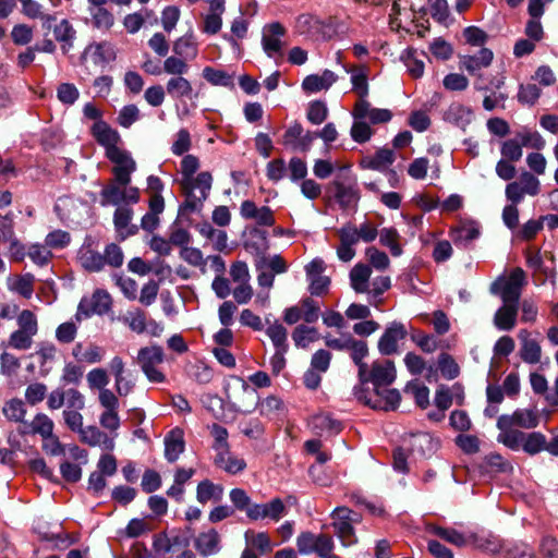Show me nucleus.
I'll use <instances>...</instances> for the list:
<instances>
[{
  "label": "nucleus",
  "instance_id": "f257e3e1",
  "mask_svg": "<svg viewBox=\"0 0 558 558\" xmlns=\"http://www.w3.org/2000/svg\"><path fill=\"white\" fill-rule=\"evenodd\" d=\"M327 192L342 209L356 206L360 201L356 179L348 167L341 168L335 174L333 180L327 185Z\"/></svg>",
  "mask_w": 558,
  "mask_h": 558
},
{
  "label": "nucleus",
  "instance_id": "f03ea898",
  "mask_svg": "<svg viewBox=\"0 0 558 558\" xmlns=\"http://www.w3.org/2000/svg\"><path fill=\"white\" fill-rule=\"evenodd\" d=\"M180 184L185 195L181 208L192 213L202 209L211 190L213 177L210 172L204 171L196 177L181 179Z\"/></svg>",
  "mask_w": 558,
  "mask_h": 558
},
{
  "label": "nucleus",
  "instance_id": "7ed1b4c3",
  "mask_svg": "<svg viewBox=\"0 0 558 558\" xmlns=\"http://www.w3.org/2000/svg\"><path fill=\"white\" fill-rule=\"evenodd\" d=\"M136 360L142 372L150 383L159 384L166 380L165 374L156 367V365L165 361L163 349L160 345L154 344L141 348Z\"/></svg>",
  "mask_w": 558,
  "mask_h": 558
},
{
  "label": "nucleus",
  "instance_id": "20e7f679",
  "mask_svg": "<svg viewBox=\"0 0 558 558\" xmlns=\"http://www.w3.org/2000/svg\"><path fill=\"white\" fill-rule=\"evenodd\" d=\"M111 304L112 300L110 294L106 290L97 289L94 291L92 296H84L81 299L75 318L80 322L83 318H89L93 315L102 316L110 311Z\"/></svg>",
  "mask_w": 558,
  "mask_h": 558
},
{
  "label": "nucleus",
  "instance_id": "39448f33",
  "mask_svg": "<svg viewBox=\"0 0 558 558\" xmlns=\"http://www.w3.org/2000/svg\"><path fill=\"white\" fill-rule=\"evenodd\" d=\"M396 367L392 361H375L372 363L371 369H365V376L359 378L362 385L372 383L374 385L376 396L380 395L379 388L391 385L396 379Z\"/></svg>",
  "mask_w": 558,
  "mask_h": 558
},
{
  "label": "nucleus",
  "instance_id": "423d86ee",
  "mask_svg": "<svg viewBox=\"0 0 558 558\" xmlns=\"http://www.w3.org/2000/svg\"><path fill=\"white\" fill-rule=\"evenodd\" d=\"M353 511L347 507H338L332 512V526L343 546H351L357 542L352 525L353 522L357 521V515L353 517Z\"/></svg>",
  "mask_w": 558,
  "mask_h": 558
},
{
  "label": "nucleus",
  "instance_id": "0eeeda50",
  "mask_svg": "<svg viewBox=\"0 0 558 558\" xmlns=\"http://www.w3.org/2000/svg\"><path fill=\"white\" fill-rule=\"evenodd\" d=\"M112 163V173L114 181L119 185L128 186L131 183L132 173L136 170V162L131 154L123 149H112V153L106 156Z\"/></svg>",
  "mask_w": 558,
  "mask_h": 558
},
{
  "label": "nucleus",
  "instance_id": "6e6552de",
  "mask_svg": "<svg viewBox=\"0 0 558 558\" xmlns=\"http://www.w3.org/2000/svg\"><path fill=\"white\" fill-rule=\"evenodd\" d=\"M408 329L401 322H391L387 325L384 333L378 340L377 348L381 355H392L398 352V342L405 339Z\"/></svg>",
  "mask_w": 558,
  "mask_h": 558
},
{
  "label": "nucleus",
  "instance_id": "1a4fd4ad",
  "mask_svg": "<svg viewBox=\"0 0 558 558\" xmlns=\"http://www.w3.org/2000/svg\"><path fill=\"white\" fill-rule=\"evenodd\" d=\"M109 369L114 378V390L120 397H126L135 388V378L125 369V363L119 355H114L109 363Z\"/></svg>",
  "mask_w": 558,
  "mask_h": 558
},
{
  "label": "nucleus",
  "instance_id": "9d476101",
  "mask_svg": "<svg viewBox=\"0 0 558 558\" xmlns=\"http://www.w3.org/2000/svg\"><path fill=\"white\" fill-rule=\"evenodd\" d=\"M286 34V28L279 22H272L263 29L262 46L269 58L282 56L283 43L281 37Z\"/></svg>",
  "mask_w": 558,
  "mask_h": 558
},
{
  "label": "nucleus",
  "instance_id": "9b49d317",
  "mask_svg": "<svg viewBox=\"0 0 558 558\" xmlns=\"http://www.w3.org/2000/svg\"><path fill=\"white\" fill-rule=\"evenodd\" d=\"M523 283L524 271L520 268H517L511 272L509 280L506 281L500 289V298L504 302V305L518 308Z\"/></svg>",
  "mask_w": 558,
  "mask_h": 558
},
{
  "label": "nucleus",
  "instance_id": "f8f14e48",
  "mask_svg": "<svg viewBox=\"0 0 558 558\" xmlns=\"http://www.w3.org/2000/svg\"><path fill=\"white\" fill-rule=\"evenodd\" d=\"M353 118L365 119L373 124L389 122L392 113L388 109L374 108L366 99H359L352 111Z\"/></svg>",
  "mask_w": 558,
  "mask_h": 558
},
{
  "label": "nucleus",
  "instance_id": "ddd939ff",
  "mask_svg": "<svg viewBox=\"0 0 558 558\" xmlns=\"http://www.w3.org/2000/svg\"><path fill=\"white\" fill-rule=\"evenodd\" d=\"M78 436L82 442L90 447H100L105 451H112L116 446L114 438L117 434L111 437L94 425L85 426L78 433Z\"/></svg>",
  "mask_w": 558,
  "mask_h": 558
},
{
  "label": "nucleus",
  "instance_id": "4468645a",
  "mask_svg": "<svg viewBox=\"0 0 558 558\" xmlns=\"http://www.w3.org/2000/svg\"><path fill=\"white\" fill-rule=\"evenodd\" d=\"M83 58H89L96 65L105 66L117 58L114 46L109 41H100L89 44L84 52Z\"/></svg>",
  "mask_w": 558,
  "mask_h": 558
},
{
  "label": "nucleus",
  "instance_id": "2eb2a0df",
  "mask_svg": "<svg viewBox=\"0 0 558 558\" xmlns=\"http://www.w3.org/2000/svg\"><path fill=\"white\" fill-rule=\"evenodd\" d=\"M286 513V506L280 498H274L267 504H254L248 511V519L253 521L269 518L278 521Z\"/></svg>",
  "mask_w": 558,
  "mask_h": 558
},
{
  "label": "nucleus",
  "instance_id": "dca6fc26",
  "mask_svg": "<svg viewBox=\"0 0 558 558\" xmlns=\"http://www.w3.org/2000/svg\"><path fill=\"white\" fill-rule=\"evenodd\" d=\"M508 418H498L497 428L500 430L497 440L511 450L523 449L525 433L509 425Z\"/></svg>",
  "mask_w": 558,
  "mask_h": 558
},
{
  "label": "nucleus",
  "instance_id": "f3484780",
  "mask_svg": "<svg viewBox=\"0 0 558 558\" xmlns=\"http://www.w3.org/2000/svg\"><path fill=\"white\" fill-rule=\"evenodd\" d=\"M518 338L520 340L519 355L521 360L527 364H537L542 356L539 343L531 338V333L526 329H521L518 332Z\"/></svg>",
  "mask_w": 558,
  "mask_h": 558
},
{
  "label": "nucleus",
  "instance_id": "a211bd4d",
  "mask_svg": "<svg viewBox=\"0 0 558 558\" xmlns=\"http://www.w3.org/2000/svg\"><path fill=\"white\" fill-rule=\"evenodd\" d=\"M396 155L392 149L380 148L373 156L364 157L360 166L363 169L375 170L379 172H386L389 167L395 162Z\"/></svg>",
  "mask_w": 558,
  "mask_h": 558
},
{
  "label": "nucleus",
  "instance_id": "6ab92c4d",
  "mask_svg": "<svg viewBox=\"0 0 558 558\" xmlns=\"http://www.w3.org/2000/svg\"><path fill=\"white\" fill-rule=\"evenodd\" d=\"M498 418H508L509 425L525 429L538 426L539 415L534 409H517L512 414H502Z\"/></svg>",
  "mask_w": 558,
  "mask_h": 558
},
{
  "label": "nucleus",
  "instance_id": "aec40b11",
  "mask_svg": "<svg viewBox=\"0 0 558 558\" xmlns=\"http://www.w3.org/2000/svg\"><path fill=\"white\" fill-rule=\"evenodd\" d=\"M338 80L336 73L325 70L320 75L310 74L302 82V88L306 93H318L329 89Z\"/></svg>",
  "mask_w": 558,
  "mask_h": 558
},
{
  "label": "nucleus",
  "instance_id": "412c9836",
  "mask_svg": "<svg viewBox=\"0 0 558 558\" xmlns=\"http://www.w3.org/2000/svg\"><path fill=\"white\" fill-rule=\"evenodd\" d=\"M444 120L462 130H465V128L473 120V111L471 108L462 104L453 102L444 112Z\"/></svg>",
  "mask_w": 558,
  "mask_h": 558
},
{
  "label": "nucleus",
  "instance_id": "4be33fe9",
  "mask_svg": "<svg viewBox=\"0 0 558 558\" xmlns=\"http://www.w3.org/2000/svg\"><path fill=\"white\" fill-rule=\"evenodd\" d=\"M93 134L96 141L105 147L106 156L112 153V149H120L118 142L120 135L117 131L112 130L105 122H98L93 126Z\"/></svg>",
  "mask_w": 558,
  "mask_h": 558
},
{
  "label": "nucleus",
  "instance_id": "5701e85b",
  "mask_svg": "<svg viewBox=\"0 0 558 558\" xmlns=\"http://www.w3.org/2000/svg\"><path fill=\"white\" fill-rule=\"evenodd\" d=\"M166 90L173 99L197 98L191 82L184 76H171L166 84Z\"/></svg>",
  "mask_w": 558,
  "mask_h": 558
},
{
  "label": "nucleus",
  "instance_id": "b1692460",
  "mask_svg": "<svg viewBox=\"0 0 558 558\" xmlns=\"http://www.w3.org/2000/svg\"><path fill=\"white\" fill-rule=\"evenodd\" d=\"M77 259L81 266L89 272H99L105 267V257L93 250L90 245H83L77 252Z\"/></svg>",
  "mask_w": 558,
  "mask_h": 558
},
{
  "label": "nucleus",
  "instance_id": "393cba45",
  "mask_svg": "<svg viewBox=\"0 0 558 558\" xmlns=\"http://www.w3.org/2000/svg\"><path fill=\"white\" fill-rule=\"evenodd\" d=\"M185 444L183 439V433L181 429H172L165 437V458L168 462H175L180 454L184 451Z\"/></svg>",
  "mask_w": 558,
  "mask_h": 558
},
{
  "label": "nucleus",
  "instance_id": "a878e982",
  "mask_svg": "<svg viewBox=\"0 0 558 558\" xmlns=\"http://www.w3.org/2000/svg\"><path fill=\"white\" fill-rule=\"evenodd\" d=\"M343 69L347 73L351 74L352 89L359 95L360 99H366L368 96L367 66L360 65L352 68L344 64Z\"/></svg>",
  "mask_w": 558,
  "mask_h": 558
},
{
  "label": "nucleus",
  "instance_id": "bb28decb",
  "mask_svg": "<svg viewBox=\"0 0 558 558\" xmlns=\"http://www.w3.org/2000/svg\"><path fill=\"white\" fill-rule=\"evenodd\" d=\"M225 488L220 484H215L209 480H203L196 487V499L199 504H207L208 501L218 502L223 497Z\"/></svg>",
  "mask_w": 558,
  "mask_h": 558
},
{
  "label": "nucleus",
  "instance_id": "cd10ccee",
  "mask_svg": "<svg viewBox=\"0 0 558 558\" xmlns=\"http://www.w3.org/2000/svg\"><path fill=\"white\" fill-rule=\"evenodd\" d=\"M372 268L365 264H356L350 271V283L356 293L369 291V278Z\"/></svg>",
  "mask_w": 558,
  "mask_h": 558
},
{
  "label": "nucleus",
  "instance_id": "c85d7f7f",
  "mask_svg": "<svg viewBox=\"0 0 558 558\" xmlns=\"http://www.w3.org/2000/svg\"><path fill=\"white\" fill-rule=\"evenodd\" d=\"M202 556H211L219 551V534L215 529L201 533L194 542Z\"/></svg>",
  "mask_w": 558,
  "mask_h": 558
},
{
  "label": "nucleus",
  "instance_id": "c756f323",
  "mask_svg": "<svg viewBox=\"0 0 558 558\" xmlns=\"http://www.w3.org/2000/svg\"><path fill=\"white\" fill-rule=\"evenodd\" d=\"M493 51L488 48H482L475 56H464L461 58V65L471 74H474L482 68L488 66L493 61Z\"/></svg>",
  "mask_w": 558,
  "mask_h": 558
},
{
  "label": "nucleus",
  "instance_id": "7c9ffc66",
  "mask_svg": "<svg viewBox=\"0 0 558 558\" xmlns=\"http://www.w3.org/2000/svg\"><path fill=\"white\" fill-rule=\"evenodd\" d=\"M310 426L318 435H335L340 433L342 428L341 423L337 420H333L329 414L314 415L310 421Z\"/></svg>",
  "mask_w": 558,
  "mask_h": 558
},
{
  "label": "nucleus",
  "instance_id": "2f4dec72",
  "mask_svg": "<svg viewBox=\"0 0 558 558\" xmlns=\"http://www.w3.org/2000/svg\"><path fill=\"white\" fill-rule=\"evenodd\" d=\"M428 532L457 547H463L466 544L465 535L453 527L429 525Z\"/></svg>",
  "mask_w": 558,
  "mask_h": 558
},
{
  "label": "nucleus",
  "instance_id": "473e14b6",
  "mask_svg": "<svg viewBox=\"0 0 558 558\" xmlns=\"http://www.w3.org/2000/svg\"><path fill=\"white\" fill-rule=\"evenodd\" d=\"M518 308L502 305L494 316V325L499 330H512L517 324Z\"/></svg>",
  "mask_w": 558,
  "mask_h": 558
},
{
  "label": "nucleus",
  "instance_id": "72a5a7b5",
  "mask_svg": "<svg viewBox=\"0 0 558 558\" xmlns=\"http://www.w3.org/2000/svg\"><path fill=\"white\" fill-rule=\"evenodd\" d=\"M174 54L192 61L197 57V45L194 40L193 35H184L178 38L172 47Z\"/></svg>",
  "mask_w": 558,
  "mask_h": 558
},
{
  "label": "nucleus",
  "instance_id": "f704fd0d",
  "mask_svg": "<svg viewBox=\"0 0 558 558\" xmlns=\"http://www.w3.org/2000/svg\"><path fill=\"white\" fill-rule=\"evenodd\" d=\"M123 203V185H119L114 180L100 191V205L102 207L113 205L120 206Z\"/></svg>",
  "mask_w": 558,
  "mask_h": 558
},
{
  "label": "nucleus",
  "instance_id": "c9c22d12",
  "mask_svg": "<svg viewBox=\"0 0 558 558\" xmlns=\"http://www.w3.org/2000/svg\"><path fill=\"white\" fill-rule=\"evenodd\" d=\"M349 351H351V359L359 368V378H363V376H365V369H367V364L363 362V359L368 354L367 343L353 338Z\"/></svg>",
  "mask_w": 558,
  "mask_h": 558
},
{
  "label": "nucleus",
  "instance_id": "e433bc0d",
  "mask_svg": "<svg viewBox=\"0 0 558 558\" xmlns=\"http://www.w3.org/2000/svg\"><path fill=\"white\" fill-rule=\"evenodd\" d=\"M92 24L95 28L107 32L114 24V16L104 7L89 8Z\"/></svg>",
  "mask_w": 558,
  "mask_h": 558
},
{
  "label": "nucleus",
  "instance_id": "4c0bfd02",
  "mask_svg": "<svg viewBox=\"0 0 558 558\" xmlns=\"http://www.w3.org/2000/svg\"><path fill=\"white\" fill-rule=\"evenodd\" d=\"M266 335L270 338L275 350H289L288 331L281 324L278 322L270 324L266 329Z\"/></svg>",
  "mask_w": 558,
  "mask_h": 558
},
{
  "label": "nucleus",
  "instance_id": "58836bf2",
  "mask_svg": "<svg viewBox=\"0 0 558 558\" xmlns=\"http://www.w3.org/2000/svg\"><path fill=\"white\" fill-rule=\"evenodd\" d=\"M319 336L316 328L306 325H299L292 332V339L295 347L306 348L311 342L318 340Z\"/></svg>",
  "mask_w": 558,
  "mask_h": 558
},
{
  "label": "nucleus",
  "instance_id": "ea45409f",
  "mask_svg": "<svg viewBox=\"0 0 558 558\" xmlns=\"http://www.w3.org/2000/svg\"><path fill=\"white\" fill-rule=\"evenodd\" d=\"M255 268L262 269L266 268L275 275L283 274L287 271L288 266L283 258L280 255H274L271 257H267L262 255L255 259Z\"/></svg>",
  "mask_w": 558,
  "mask_h": 558
},
{
  "label": "nucleus",
  "instance_id": "a19ab883",
  "mask_svg": "<svg viewBox=\"0 0 558 558\" xmlns=\"http://www.w3.org/2000/svg\"><path fill=\"white\" fill-rule=\"evenodd\" d=\"M32 434H38L43 438L50 437L53 434V421L44 413L35 415L34 420L29 423Z\"/></svg>",
  "mask_w": 558,
  "mask_h": 558
},
{
  "label": "nucleus",
  "instance_id": "79ce46f5",
  "mask_svg": "<svg viewBox=\"0 0 558 558\" xmlns=\"http://www.w3.org/2000/svg\"><path fill=\"white\" fill-rule=\"evenodd\" d=\"M203 77L215 86L230 87L233 85L232 75L223 70H217L211 66L204 68Z\"/></svg>",
  "mask_w": 558,
  "mask_h": 558
},
{
  "label": "nucleus",
  "instance_id": "37998d69",
  "mask_svg": "<svg viewBox=\"0 0 558 558\" xmlns=\"http://www.w3.org/2000/svg\"><path fill=\"white\" fill-rule=\"evenodd\" d=\"M378 235L380 244L387 246L392 256L402 254V248L397 242L399 233L395 228H384L378 232Z\"/></svg>",
  "mask_w": 558,
  "mask_h": 558
},
{
  "label": "nucleus",
  "instance_id": "c03bdc74",
  "mask_svg": "<svg viewBox=\"0 0 558 558\" xmlns=\"http://www.w3.org/2000/svg\"><path fill=\"white\" fill-rule=\"evenodd\" d=\"M230 501L232 502V509L238 511H244L248 517V511L253 507V502L247 493L242 488H232L229 493Z\"/></svg>",
  "mask_w": 558,
  "mask_h": 558
},
{
  "label": "nucleus",
  "instance_id": "a18cd8bd",
  "mask_svg": "<svg viewBox=\"0 0 558 558\" xmlns=\"http://www.w3.org/2000/svg\"><path fill=\"white\" fill-rule=\"evenodd\" d=\"M122 322L129 326L132 331L137 333H143L146 330V317L145 313L135 308L133 311H129L123 317Z\"/></svg>",
  "mask_w": 558,
  "mask_h": 558
},
{
  "label": "nucleus",
  "instance_id": "49530a36",
  "mask_svg": "<svg viewBox=\"0 0 558 558\" xmlns=\"http://www.w3.org/2000/svg\"><path fill=\"white\" fill-rule=\"evenodd\" d=\"M546 437L539 432L525 434L523 450L529 454H536L542 450H546Z\"/></svg>",
  "mask_w": 558,
  "mask_h": 558
},
{
  "label": "nucleus",
  "instance_id": "de8ad7c7",
  "mask_svg": "<svg viewBox=\"0 0 558 558\" xmlns=\"http://www.w3.org/2000/svg\"><path fill=\"white\" fill-rule=\"evenodd\" d=\"M187 60L179 56H170L163 61V71L172 76H183L189 71Z\"/></svg>",
  "mask_w": 558,
  "mask_h": 558
},
{
  "label": "nucleus",
  "instance_id": "09e8293b",
  "mask_svg": "<svg viewBox=\"0 0 558 558\" xmlns=\"http://www.w3.org/2000/svg\"><path fill=\"white\" fill-rule=\"evenodd\" d=\"M354 122L351 128V137L356 143H366L373 135V130L365 119L353 118Z\"/></svg>",
  "mask_w": 558,
  "mask_h": 558
},
{
  "label": "nucleus",
  "instance_id": "8fccbe9b",
  "mask_svg": "<svg viewBox=\"0 0 558 558\" xmlns=\"http://www.w3.org/2000/svg\"><path fill=\"white\" fill-rule=\"evenodd\" d=\"M541 93V88L535 84H520L517 98L521 105L533 106L538 100Z\"/></svg>",
  "mask_w": 558,
  "mask_h": 558
},
{
  "label": "nucleus",
  "instance_id": "3c124183",
  "mask_svg": "<svg viewBox=\"0 0 558 558\" xmlns=\"http://www.w3.org/2000/svg\"><path fill=\"white\" fill-rule=\"evenodd\" d=\"M86 380L90 389H98L100 391L107 389V385L109 384V375L107 369L102 367H96L87 373Z\"/></svg>",
  "mask_w": 558,
  "mask_h": 558
},
{
  "label": "nucleus",
  "instance_id": "603ef678",
  "mask_svg": "<svg viewBox=\"0 0 558 558\" xmlns=\"http://www.w3.org/2000/svg\"><path fill=\"white\" fill-rule=\"evenodd\" d=\"M404 391L413 393L420 408L426 409L429 405V389L426 386L412 380L407 384Z\"/></svg>",
  "mask_w": 558,
  "mask_h": 558
},
{
  "label": "nucleus",
  "instance_id": "864d4df0",
  "mask_svg": "<svg viewBox=\"0 0 558 558\" xmlns=\"http://www.w3.org/2000/svg\"><path fill=\"white\" fill-rule=\"evenodd\" d=\"M4 416L14 422H24V416L26 414L25 405L20 399H12L8 401L3 409Z\"/></svg>",
  "mask_w": 558,
  "mask_h": 558
},
{
  "label": "nucleus",
  "instance_id": "5fc2aeb1",
  "mask_svg": "<svg viewBox=\"0 0 558 558\" xmlns=\"http://www.w3.org/2000/svg\"><path fill=\"white\" fill-rule=\"evenodd\" d=\"M328 116V108L324 101L315 100L310 102L307 109V120L315 125L323 123Z\"/></svg>",
  "mask_w": 558,
  "mask_h": 558
},
{
  "label": "nucleus",
  "instance_id": "6e6d98bb",
  "mask_svg": "<svg viewBox=\"0 0 558 558\" xmlns=\"http://www.w3.org/2000/svg\"><path fill=\"white\" fill-rule=\"evenodd\" d=\"M438 367L446 379H454L459 376L460 368L454 360L447 353H441L438 357Z\"/></svg>",
  "mask_w": 558,
  "mask_h": 558
},
{
  "label": "nucleus",
  "instance_id": "4d7b16f0",
  "mask_svg": "<svg viewBox=\"0 0 558 558\" xmlns=\"http://www.w3.org/2000/svg\"><path fill=\"white\" fill-rule=\"evenodd\" d=\"M17 325L20 331L35 336L38 331V323L35 314L29 310H24L17 315Z\"/></svg>",
  "mask_w": 558,
  "mask_h": 558
},
{
  "label": "nucleus",
  "instance_id": "13d9d810",
  "mask_svg": "<svg viewBox=\"0 0 558 558\" xmlns=\"http://www.w3.org/2000/svg\"><path fill=\"white\" fill-rule=\"evenodd\" d=\"M192 147L191 134L186 129H181L175 134V140L172 143L171 151L175 156H182L187 153Z\"/></svg>",
  "mask_w": 558,
  "mask_h": 558
},
{
  "label": "nucleus",
  "instance_id": "bf43d9fd",
  "mask_svg": "<svg viewBox=\"0 0 558 558\" xmlns=\"http://www.w3.org/2000/svg\"><path fill=\"white\" fill-rule=\"evenodd\" d=\"M302 318L307 324H313L318 320L320 307L312 298H304L301 300Z\"/></svg>",
  "mask_w": 558,
  "mask_h": 558
},
{
  "label": "nucleus",
  "instance_id": "052dcab7",
  "mask_svg": "<svg viewBox=\"0 0 558 558\" xmlns=\"http://www.w3.org/2000/svg\"><path fill=\"white\" fill-rule=\"evenodd\" d=\"M23 12L31 19H41L44 21V25L50 27V22L54 20V16L49 14H44L43 7L38 2L34 0L25 1L23 4Z\"/></svg>",
  "mask_w": 558,
  "mask_h": 558
},
{
  "label": "nucleus",
  "instance_id": "680f3d73",
  "mask_svg": "<svg viewBox=\"0 0 558 558\" xmlns=\"http://www.w3.org/2000/svg\"><path fill=\"white\" fill-rule=\"evenodd\" d=\"M501 155L510 160V161H518L522 157V144L520 140L515 136L514 138H510L508 141H505L501 146Z\"/></svg>",
  "mask_w": 558,
  "mask_h": 558
},
{
  "label": "nucleus",
  "instance_id": "e2e57ef3",
  "mask_svg": "<svg viewBox=\"0 0 558 558\" xmlns=\"http://www.w3.org/2000/svg\"><path fill=\"white\" fill-rule=\"evenodd\" d=\"M517 137L520 140L522 146L532 147L537 150L543 149L546 145L544 137L536 131L531 132L529 130H524L519 132Z\"/></svg>",
  "mask_w": 558,
  "mask_h": 558
},
{
  "label": "nucleus",
  "instance_id": "0e129e2a",
  "mask_svg": "<svg viewBox=\"0 0 558 558\" xmlns=\"http://www.w3.org/2000/svg\"><path fill=\"white\" fill-rule=\"evenodd\" d=\"M102 257H105V266L113 268L121 267L124 260L123 252L116 243H110L105 247Z\"/></svg>",
  "mask_w": 558,
  "mask_h": 558
},
{
  "label": "nucleus",
  "instance_id": "69168bd1",
  "mask_svg": "<svg viewBox=\"0 0 558 558\" xmlns=\"http://www.w3.org/2000/svg\"><path fill=\"white\" fill-rule=\"evenodd\" d=\"M481 231L475 226H464L452 231V239L454 243L468 244L476 240Z\"/></svg>",
  "mask_w": 558,
  "mask_h": 558
},
{
  "label": "nucleus",
  "instance_id": "338daca9",
  "mask_svg": "<svg viewBox=\"0 0 558 558\" xmlns=\"http://www.w3.org/2000/svg\"><path fill=\"white\" fill-rule=\"evenodd\" d=\"M78 96L80 92L74 84L62 83L57 89V97L64 105H73Z\"/></svg>",
  "mask_w": 558,
  "mask_h": 558
},
{
  "label": "nucleus",
  "instance_id": "774afa93",
  "mask_svg": "<svg viewBox=\"0 0 558 558\" xmlns=\"http://www.w3.org/2000/svg\"><path fill=\"white\" fill-rule=\"evenodd\" d=\"M140 119V110L135 105H126L122 107L118 114V123L122 128H130Z\"/></svg>",
  "mask_w": 558,
  "mask_h": 558
}]
</instances>
